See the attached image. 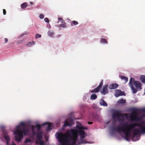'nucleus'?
Instances as JSON below:
<instances>
[{
  "mask_svg": "<svg viewBox=\"0 0 145 145\" xmlns=\"http://www.w3.org/2000/svg\"><path fill=\"white\" fill-rule=\"evenodd\" d=\"M121 111L120 110H115L112 114L113 118H117L119 121H122L124 120L125 116H127V114L121 113Z\"/></svg>",
  "mask_w": 145,
  "mask_h": 145,
  "instance_id": "nucleus-7",
  "label": "nucleus"
},
{
  "mask_svg": "<svg viewBox=\"0 0 145 145\" xmlns=\"http://www.w3.org/2000/svg\"><path fill=\"white\" fill-rule=\"evenodd\" d=\"M101 42L104 43H107V40L106 39L102 38L101 40Z\"/></svg>",
  "mask_w": 145,
  "mask_h": 145,
  "instance_id": "nucleus-27",
  "label": "nucleus"
},
{
  "mask_svg": "<svg viewBox=\"0 0 145 145\" xmlns=\"http://www.w3.org/2000/svg\"><path fill=\"white\" fill-rule=\"evenodd\" d=\"M12 145H16V144L14 143H12Z\"/></svg>",
  "mask_w": 145,
  "mask_h": 145,
  "instance_id": "nucleus-42",
  "label": "nucleus"
},
{
  "mask_svg": "<svg viewBox=\"0 0 145 145\" xmlns=\"http://www.w3.org/2000/svg\"><path fill=\"white\" fill-rule=\"evenodd\" d=\"M20 125L21 126H22L23 127V128L25 127V124L23 122H21V123H20Z\"/></svg>",
  "mask_w": 145,
  "mask_h": 145,
  "instance_id": "nucleus-32",
  "label": "nucleus"
},
{
  "mask_svg": "<svg viewBox=\"0 0 145 145\" xmlns=\"http://www.w3.org/2000/svg\"><path fill=\"white\" fill-rule=\"evenodd\" d=\"M44 20L47 23H49V20L47 18H45L44 19Z\"/></svg>",
  "mask_w": 145,
  "mask_h": 145,
  "instance_id": "nucleus-34",
  "label": "nucleus"
},
{
  "mask_svg": "<svg viewBox=\"0 0 145 145\" xmlns=\"http://www.w3.org/2000/svg\"><path fill=\"white\" fill-rule=\"evenodd\" d=\"M35 126H31L32 133L33 136H35V144L37 145H45L44 141L43 139V133L42 131H39L36 132L34 131Z\"/></svg>",
  "mask_w": 145,
  "mask_h": 145,
  "instance_id": "nucleus-4",
  "label": "nucleus"
},
{
  "mask_svg": "<svg viewBox=\"0 0 145 145\" xmlns=\"http://www.w3.org/2000/svg\"><path fill=\"white\" fill-rule=\"evenodd\" d=\"M87 128L77 125L74 129H67L65 133H58L57 138L61 145H79L88 143L84 138L87 134L84 130Z\"/></svg>",
  "mask_w": 145,
  "mask_h": 145,
  "instance_id": "nucleus-1",
  "label": "nucleus"
},
{
  "mask_svg": "<svg viewBox=\"0 0 145 145\" xmlns=\"http://www.w3.org/2000/svg\"><path fill=\"white\" fill-rule=\"evenodd\" d=\"M140 80L141 82L143 83H145V75H142L140 77Z\"/></svg>",
  "mask_w": 145,
  "mask_h": 145,
  "instance_id": "nucleus-22",
  "label": "nucleus"
},
{
  "mask_svg": "<svg viewBox=\"0 0 145 145\" xmlns=\"http://www.w3.org/2000/svg\"><path fill=\"white\" fill-rule=\"evenodd\" d=\"M59 26L60 27L64 28H65L66 27V25L65 24H61Z\"/></svg>",
  "mask_w": 145,
  "mask_h": 145,
  "instance_id": "nucleus-30",
  "label": "nucleus"
},
{
  "mask_svg": "<svg viewBox=\"0 0 145 145\" xmlns=\"http://www.w3.org/2000/svg\"><path fill=\"white\" fill-rule=\"evenodd\" d=\"M58 20L61 21L62 19V18H58Z\"/></svg>",
  "mask_w": 145,
  "mask_h": 145,
  "instance_id": "nucleus-40",
  "label": "nucleus"
},
{
  "mask_svg": "<svg viewBox=\"0 0 145 145\" xmlns=\"http://www.w3.org/2000/svg\"><path fill=\"white\" fill-rule=\"evenodd\" d=\"M72 23L74 25H76L78 24V22L76 21H72Z\"/></svg>",
  "mask_w": 145,
  "mask_h": 145,
  "instance_id": "nucleus-31",
  "label": "nucleus"
},
{
  "mask_svg": "<svg viewBox=\"0 0 145 145\" xmlns=\"http://www.w3.org/2000/svg\"><path fill=\"white\" fill-rule=\"evenodd\" d=\"M103 84V81H101L99 85L95 89L91 91V92L93 93L94 92L98 93L99 91L102 88Z\"/></svg>",
  "mask_w": 145,
  "mask_h": 145,
  "instance_id": "nucleus-9",
  "label": "nucleus"
},
{
  "mask_svg": "<svg viewBox=\"0 0 145 145\" xmlns=\"http://www.w3.org/2000/svg\"><path fill=\"white\" fill-rule=\"evenodd\" d=\"M100 104L101 105L104 106H107V104L106 102L103 99L101 100L100 102Z\"/></svg>",
  "mask_w": 145,
  "mask_h": 145,
  "instance_id": "nucleus-18",
  "label": "nucleus"
},
{
  "mask_svg": "<svg viewBox=\"0 0 145 145\" xmlns=\"http://www.w3.org/2000/svg\"><path fill=\"white\" fill-rule=\"evenodd\" d=\"M54 34V32L52 30L49 31L48 32V35L50 36H52Z\"/></svg>",
  "mask_w": 145,
  "mask_h": 145,
  "instance_id": "nucleus-24",
  "label": "nucleus"
},
{
  "mask_svg": "<svg viewBox=\"0 0 145 145\" xmlns=\"http://www.w3.org/2000/svg\"><path fill=\"white\" fill-rule=\"evenodd\" d=\"M131 129H134L132 140L136 141L138 140V135L145 134V124L142 121L139 123H135L131 125Z\"/></svg>",
  "mask_w": 145,
  "mask_h": 145,
  "instance_id": "nucleus-3",
  "label": "nucleus"
},
{
  "mask_svg": "<svg viewBox=\"0 0 145 145\" xmlns=\"http://www.w3.org/2000/svg\"><path fill=\"white\" fill-rule=\"evenodd\" d=\"M108 85H106L103 87L102 90L101 91L103 95H105L108 93Z\"/></svg>",
  "mask_w": 145,
  "mask_h": 145,
  "instance_id": "nucleus-11",
  "label": "nucleus"
},
{
  "mask_svg": "<svg viewBox=\"0 0 145 145\" xmlns=\"http://www.w3.org/2000/svg\"><path fill=\"white\" fill-rule=\"evenodd\" d=\"M39 17L41 19H43L44 18V15L43 14H40L39 15Z\"/></svg>",
  "mask_w": 145,
  "mask_h": 145,
  "instance_id": "nucleus-35",
  "label": "nucleus"
},
{
  "mask_svg": "<svg viewBox=\"0 0 145 145\" xmlns=\"http://www.w3.org/2000/svg\"><path fill=\"white\" fill-rule=\"evenodd\" d=\"M97 96L96 95V94L94 93L93 94H92L91 96L90 97V99L92 100H94L95 99H97Z\"/></svg>",
  "mask_w": 145,
  "mask_h": 145,
  "instance_id": "nucleus-23",
  "label": "nucleus"
},
{
  "mask_svg": "<svg viewBox=\"0 0 145 145\" xmlns=\"http://www.w3.org/2000/svg\"><path fill=\"white\" fill-rule=\"evenodd\" d=\"M93 123V122H88V123L89 124H92V123Z\"/></svg>",
  "mask_w": 145,
  "mask_h": 145,
  "instance_id": "nucleus-39",
  "label": "nucleus"
},
{
  "mask_svg": "<svg viewBox=\"0 0 145 145\" xmlns=\"http://www.w3.org/2000/svg\"><path fill=\"white\" fill-rule=\"evenodd\" d=\"M4 40H5V42L6 43L8 41V40L7 38H5L4 39Z\"/></svg>",
  "mask_w": 145,
  "mask_h": 145,
  "instance_id": "nucleus-37",
  "label": "nucleus"
},
{
  "mask_svg": "<svg viewBox=\"0 0 145 145\" xmlns=\"http://www.w3.org/2000/svg\"><path fill=\"white\" fill-rule=\"evenodd\" d=\"M3 14L4 15H5L6 13V10L5 9H3Z\"/></svg>",
  "mask_w": 145,
  "mask_h": 145,
  "instance_id": "nucleus-36",
  "label": "nucleus"
},
{
  "mask_svg": "<svg viewBox=\"0 0 145 145\" xmlns=\"http://www.w3.org/2000/svg\"><path fill=\"white\" fill-rule=\"evenodd\" d=\"M61 22L62 24H65V21L63 19L61 20Z\"/></svg>",
  "mask_w": 145,
  "mask_h": 145,
  "instance_id": "nucleus-38",
  "label": "nucleus"
},
{
  "mask_svg": "<svg viewBox=\"0 0 145 145\" xmlns=\"http://www.w3.org/2000/svg\"><path fill=\"white\" fill-rule=\"evenodd\" d=\"M74 124L72 119L71 118H69L65 121L64 126V127L70 126Z\"/></svg>",
  "mask_w": 145,
  "mask_h": 145,
  "instance_id": "nucleus-8",
  "label": "nucleus"
},
{
  "mask_svg": "<svg viewBox=\"0 0 145 145\" xmlns=\"http://www.w3.org/2000/svg\"><path fill=\"white\" fill-rule=\"evenodd\" d=\"M34 44V42L33 41L29 42L27 44V46H30Z\"/></svg>",
  "mask_w": 145,
  "mask_h": 145,
  "instance_id": "nucleus-28",
  "label": "nucleus"
},
{
  "mask_svg": "<svg viewBox=\"0 0 145 145\" xmlns=\"http://www.w3.org/2000/svg\"><path fill=\"white\" fill-rule=\"evenodd\" d=\"M140 111L142 113H143L142 115V117H145V108L141 109Z\"/></svg>",
  "mask_w": 145,
  "mask_h": 145,
  "instance_id": "nucleus-26",
  "label": "nucleus"
},
{
  "mask_svg": "<svg viewBox=\"0 0 145 145\" xmlns=\"http://www.w3.org/2000/svg\"><path fill=\"white\" fill-rule=\"evenodd\" d=\"M124 92L121 91L120 90H118L116 92V94L115 95V96L117 97L120 95H123Z\"/></svg>",
  "mask_w": 145,
  "mask_h": 145,
  "instance_id": "nucleus-16",
  "label": "nucleus"
},
{
  "mask_svg": "<svg viewBox=\"0 0 145 145\" xmlns=\"http://www.w3.org/2000/svg\"><path fill=\"white\" fill-rule=\"evenodd\" d=\"M16 128V130L14 133V134L15 135V140L19 142L23 137V134L22 131V128L20 125L17 126Z\"/></svg>",
  "mask_w": 145,
  "mask_h": 145,
  "instance_id": "nucleus-6",
  "label": "nucleus"
},
{
  "mask_svg": "<svg viewBox=\"0 0 145 145\" xmlns=\"http://www.w3.org/2000/svg\"><path fill=\"white\" fill-rule=\"evenodd\" d=\"M22 133L24 134L25 135H27L29 132V130L28 129H26L25 128H23L22 129Z\"/></svg>",
  "mask_w": 145,
  "mask_h": 145,
  "instance_id": "nucleus-17",
  "label": "nucleus"
},
{
  "mask_svg": "<svg viewBox=\"0 0 145 145\" xmlns=\"http://www.w3.org/2000/svg\"><path fill=\"white\" fill-rule=\"evenodd\" d=\"M130 118L131 121L137 120L139 121L140 120V118L138 117L137 115H131L130 116Z\"/></svg>",
  "mask_w": 145,
  "mask_h": 145,
  "instance_id": "nucleus-12",
  "label": "nucleus"
},
{
  "mask_svg": "<svg viewBox=\"0 0 145 145\" xmlns=\"http://www.w3.org/2000/svg\"><path fill=\"white\" fill-rule=\"evenodd\" d=\"M126 101L125 99H119L118 101V103L119 104H123L125 103Z\"/></svg>",
  "mask_w": 145,
  "mask_h": 145,
  "instance_id": "nucleus-21",
  "label": "nucleus"
},
{
  "mask_svg": "<svg viewBox=\"0 0 145 145\" xmlns=\"http://www.w3.org/2000/svg\"><path fill=\"white\" fill-rule=\"evenodd\" d=\"M129 85L133 93H136L138 90L140 91L141 89V83L139 81L135 80L134 78H130Z\"/></svg>",
  "mask_w": 145,
  "mask_h": 145,
  "instance_id": "nucleus-5",
  "label": "nucleus"
},
{
  "mask_svg": "<svg viewBox=\"0 0 145 145\" xmlns=\"http://www.w3.org/2000/svg\"><path fill=\"white\" fill-rule=\"evenodd\" d=\"M118 86V85L116 83L110 85L109 86V88L110 89H114Z\"/></svg>",
  "mask_w": 145,
  "mask_h": 145,
  "instance_id": "nucleus-15",
  "label": "nucleus"
},
{
  "mask_svg": "<svg viewBox=\"0 0 145 145\" xmlns=\"http://www.w3.org/2000/svg\"><path fill=\"white\" fill-rule=\"evenodd\" d=\"M31 140L30 139L27 138L25 139V143H27L29 142H31Z\"/></svg>",
  "mask_w": 145,
  "mask_h": 145,
  "instance_id": "nucleus-29",
  "label": "nucleus"
},
{
  "mask_svg": "<svg viewBox=\"0 0 145 145\" xmlns=\"http://www.w3.org/2000/svg\"><path fill=\"white\" fill-rule=\"evenodd\" d=\"M41 35L40 34H37L36 35H35V38H39L41 37Z\"/></svg>",
  "mask_w": 145,
  "mask_h": 145,
  "instance_id": "nucleus-33",
  "label": "nucleus"
},
{
  "mask_svg": "<svg viewBox=\"0 0 145 145\" xmlns=\"http://www.w3.org/2000/svg\"><path fill=\"white\" fill-rule=\"evenodd\" d=\"M132 123L129 124L126 122L121 124L120 126L116 128L115 126H112L111 130L113 131H117L118 133L123 132L125 135V139L129 140L131 137L130 132L132 130L133 131L134 129H131V125Z\"/></svg>",
  "mask_w": 145,
  "mask_h": 145,
  "instance_id": "nucleus-2",
  "label": "nucleus"
},
{
  "mask_svg": "<svg viewBox=\"0 0 145 145\" xmlns=\"http://www.w3.org/2000/svg\"><path fill=\"white\" fill-rule=\"evenodd\" d=\"M2 131L3 132V135L5 139L6 140V142L7 144H8V142L10 140V138L7 135V133L4 131V128L2 127Z\"/></svg>",
  "mask_w": 145,
  "mask_h": 145,
  "instance_id": "nucleus-10",
  "label": "nucleus"
},
{
  "mask_svg": "<svg viewBox=\"0 0 145 145\" xmlns=\"http://www.w3.org/2000/svg\"><path fill=\"white\" fill-rule=\"evenodd\" d=\"M46 125H48V127L46 129V130L48 131L51 130V127H52V123H51L46 122L43 123L42 124V125L44 126Z\"/></svg>",
  "mask_w": 145,
  "mask_h": 145,
  "instance_id": "nucleus-14",
  "label": "nucleus"
},
{
  "mask_svg": "<svg viewBox=\"0 0 145 145\" xmlns=\"http://www.w3.org/2000/svg\"><path fill=\"white\" fill-rule=\"evenodd\" d=\"M120 77L121 80L125 81V83L127 82L128 79L126 77L123 76H120Z\"/></svg>",
  "mask_w": 145,
  "mask_h": 145,
  "instance_id": "nucleus-19",
  "label": "nucleus"
},
{
  "mask_svg": "<svg viewBox=\"0 0 145 145\" xmlns=\"http://www.w3.org/2000/svg\"><path fill=\"white\" fill-rule=\"evenodd\" d=\"M27 7V3L24 2L21 5V7L22 9H24Z\"/></svg>",
  "mask_w": 145,
  "mask_h": 145,
  "instance_id": "nucleus-20",
  "label": "nucleus"
},
{
  "mask_svg": "<svg viewBox=\"0 0 145 145\" xmlns=\"http://www.w3.org/2000/svg\"><path fill=\"white\" fill-rule=\"evenodd\" d=\"M30 3L31 4H33V2H30Z\"/></svg>",
  "mask_w": 145,
  "mask_h": 145,
  "instance_id": "nucleus-41",
  "label": "nucleus"
},
{
  "mask_svg": "<svg viewBox=\"0 0 145 145\" xmlns=\"http://www.w3.org/2000/svg\"><path fill=\"white\" fill-rule=\"evenodd\" d=\"M35 127H36L38 131L37 132H38L39 131H40V129L41 128V125H40L38 124L37 125H36L35 126Z\"/></svg>",
  "mask_w": 145,
  "mask_h": 145,
  "instance_id": "nucleus-25",
  "label": "nucleus"
},
{
  "mask_svg": "<svg viewBox=\"0 0 145 145\" xmlns=\"http://www.w3.org/2000/svg\"><path fill=\"white\" fill-rule=\"evenodd\" d=\"M141 109H139L136 108H132L131 109V110L132 112L131 115H137V112L139 111L141 112L140 111Z\"/></svg>",
  "mask_w": 145,
  "mask_h": 145,
  "instance_id": "nucleus-13",
  "label": "nucleus"
}]
</instances>
